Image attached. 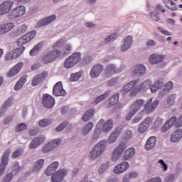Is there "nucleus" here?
<instances>
[{"label": "nucleus", "mask_w": 182, "mask_h": 182, "mask_svg": "<svg viewBox=\"0 0 182 182\" xmlns=\"http://www.w3.org/2000/svg\"><path fill=\"white\" fill-rule=\"evenodd\" d=\"M70 50H72V46L67 45L63 48V51H56L53 50L48 52L46 53L41 58V61L43 63L46 65L48 63H52L54 60H56L58 58H60V56H66V55H69L70 53Z\"/></svg>", "instance_id": "obj_1"}, {"label": "nucleus", "mask_w": 182, "mask_h": 182, "mask_svg": "<svg viewBox=\"0 0 182 182\" xmlns=\"http://www.w3.org/2000/svg\"><path fill=\"white\" fill-rule=\"evenodd\" d=\"M80 59H82V54L80 52L74 53L65 59L64 67L65 69H70V68L77 65L80 62Z\"/></svg>", "instance_id": "obj_2"}, {"label": "nucleus", "mask_w": 182, "mask_h": 182, "mask_svg": "<svg viewBox=\"0 0 182 182\" xmlns=\"http://www.w3.org/2000/svg\"><path fill=\"white\" fill-rule=\"evenodd\" d=\"M139 82V80H135L124 85L121 90L122 95H126V93L130 92V96H136L139 93V89L137 88V83Z\"/></svg>", "instance_id": "obj_3"}, {"label": "nucleus", "mask_w": 182, "mask_h": 182, "mask_svg": "<svg viewBox=\"0 0 182 182\" xmlns=\"http://www.w3.org/2000/svg\"><path fill=\"white\" fill-rule=\"evenodd\" d=\"M107 143V141L106 140H102L97 144L90 153V159H95L100 157V156H102V153H103L106 149Z\"/></svg>", "instance_id": "obj_4"}, {"label": "nucleus", "mask_w": 182, "mask_h": 182, "mask_svg": "<svg viewBox=\"0 0 182 182\" xmlns=\"http://www.w3.org/2000/svg\"><path fill=\"white\" fill-rule=\"evenodd\" d=\"M25 12H26L25 6H18L10 11L9 14V18H10V19H16V18H19L20 16H22V15H25Z\"/></svg>", "instance_id": "obj_5"}, {"label": "nucleus", "mask_w": 182, "mask_h": 182, "mask_svg": "<svg viewBox=\"0 0 182 182\" xmlns=\"http://www.w3.org/2000/svg\"><path fill=\"white\" fill-rule=\"evenodd\" d=\"M36 36V31H33L31 32H29L28 33L25 34L21 38H20L17 41V45L18 46H22L23 45H26L28 42H31L33 38Z\"/></svg>", "instance_id": "obj_6"}, {"label": "nucleus", "mask_w": 182, "mask_h": 182, "mask_svg": "<svg viewBox=\"0 0 182 182\" xmlns=\"http://www.w3.org/2000/svg\"><path fill=\"white\" fill-rule=\"evenodd\" d=\"M97 127L100 129L102 132H110L113 129V121L108 119L105 122V119H100L97 124Z\"/></svg>", "instance_id": "obj_7"}, {"label": "nucleus", "mask_w": 182, "mask_h": 182, "mask_svg": "<svg viewBox=\"0 0 182 182\" xmlns=\"http://www.w3.org/2000/svg\"><path fill=\"white\" fill-rule=\"evenodd\" d=\"M126 150V144H119L114 150L112 155V160L113 161H117L120 158V156L123 154V151Z\"/></svg>", "instance_id": "obj_8"}, {"label": "nucleus", "mask_w": 182, "mask_h": 182, "mask_svg": "<svg viewBox=\"0 0 182 182\" xmlns=\"http://www.w3.org/2000/svg\"><path fill=\"white\" fill-rule=\"evenodd\" d=\"M43 106L47 109H52L55 106V98L49 94H43L42 97Z\"/></svg>", "instance_id": "obj_9"}, {"label": "nucleus", "mask_w": 182, "mask_h": 182, "mask_svg": "<svg viewBox=\"0 0 182 182\" xmlns=\"http://www.w3.org/2000/svg\"><path fill=\"white\" fill-rule=\"evenodd\" d=\"M9 154H11V149H7L5 151L1 158V164H0V177L5 173V168L9 162V160L8 159Z\"/></svg>", "instance_id": "obj_10"}, {"label": "nucleus", "mask_w": 182, "mask_h": 182, "mask_svg": "<svg viewBox=\"0 0 182 182\" xmlns=\"http://www.w3.org/2000/svg\"><path fill=\"white\" fill-rule=\"evenodd\" d=\"M14 6V2L12 1H5L0 4V16L8 14L12 7Z\"/></svg>", "instance_id": "obj_11"}, {"label": "nucleus", "mask_w": 182, "mask_h": 182, "mask_svg": "<svg viewBox=\"0 0 182 182\" xmlns=\"http://www.w3.org/2000/svg\"><path fill=\"white\" fill-rule=\"evenodd\" d=\"M53 95L56 97L66 96V91L63 89L62 82H58L53 87Z\"/></svg>", "instance_id": "obj_12"}, {"label": "nucleus", "mask_w": 182, "mask_h": 182, "mask_svg": "<svg viewBox=\"0 0 182 182\" xmlns=\"http://www.w3.org/2000/svg\"><path fill=\"white\" fill-rule=\"evenodd\" d=\"M62 143V140L58 139L54 141L49 142L46 144L42 149L43 153H48V151H52L53 149H56L59 144Z\"/></svg>", "instance_id": "obj_13"}, {"label": "nucleus", "mask_w": 182, "mask_h": 182, "mask_svg": "<svg viewBox=\"0 0 182 182\" xmlns=\"http://www.w3.org/2000/svg\"><path fill=\"white\" fill-rule=\"evenodd\" d=\"M68 171L66 169H60L55 172L51 177L52 182H60L66 177Z\"/></svg>", "instance_id": "obj_14"}, {"label": "nucleus", "mask_w": 182, "mask_h": 182, "mask_svg": "<svg viewBox=\"0 0 182 182\" xmlns=\"http://www.w3.org/2000/svg\"><path fill=\"white\" fill-rule=\"evenodd\" d=\"M153 123V118L146 117L139 126V133L143 134L147 131V129L150 127V125Z\"/></svg>", "instance_id": "obj_15"}, {"label": "nucleus", "mask_w": 182, "mask_h": 182, "mask_svg": "<svg viewBox=\"0 0 182 182\" xmlns=\"http://www.w3.org/2000/svg\"><path fill=\"white\" fill-rule=\"evenodd\" d=\"M159 106V100H155L153 102V99L150 98L148 102L144 105V110L147 113H151L156 110V107Z\"/></svg>", "instance_id": "obj_16"}, {"label": "nucleus", "mask_w": 182, "mask_h": 182, "mask_svg": "<svg viewBox=\"0 0 182 182\" xmlns=\"http://www.w3.org/2000/svg\"><path fill=\"white\" fill-rule=\"evenodd\" d=\"M102 72L103 65H102V64H97L91 69L90 75L92 79H95V77H99Z\"/></svg>", "instance_id": "obj_17"}, {"label": "nucleus", "mask_w": 182, "mask_h": 182, "mask_svg": "<svg viewBox=\"0 0 182 182\" xmlns=\"http://www.w3.org/2000/svg\"><path fill=\"white\" fill-rule=\"evenodd\" d=\"M66 43V40L65 38H61L58 40L57 42H55L53 45V50H56L58 52H63V49H65V46H68V45L70 44H66L65 46H63Z\"/></svg>", "instance_id": "obj_18"}, {"label": "nucleus", "mask_w": 182, "mask_h": 182, "mask_svg": "<svg viewBox=\"0 0 182 182\" xmlns=\"http://www.w3.org/2000/svg\"><path fill=\"white\" fill-rule=\"evenodd\" d=\"M14 28H15V24L12 22L0 25V35H5L8 32H11Z\"/></svg>", "instance_id": "obj_19"}, {"label": "nucleus", "mask_w": 182, "mask_h": 182, "mask_svg": "<svg viewBox=\"0 0 182 182\" xmlns=\"http://www.w3.org/2000/svg\"><path fill=\"white\" fill-rule=\"evenodd\" d=\"M48 77V73L46 71H43L41 73L37 75L33 80L31 83L32 86H38L42 80H45Z\"/></svg>", "instance_id": "obj_20"}, {"label": "nucleus", "mask_w": 182, "mask_h": 182, "mask_svg": "<svg viewBox=\"0 0 182 182\" xmlns=\"http://www.w3.org/2000/svg\"><path fill=\"white\" fill-rule=\"evenodd\" d=\"M146 73V67L142 64H138L133 68L132 75L134 76H141Z\"/></svg>", "instance_id": "obj_21"}, {"label": "nucleus", "mask_w": 182, "mask_h": 182, "mask_svg": "<svg viewBox=\"0 0 182 182\" xmlns=\"http://www.w3.org/2000/svg\"><path fill=\"white\" fill-rule=\"evenodd\" d=\"M23 66V63H18L14 67H13L7 73V76L9 77H14L16 75H18V72H21V69H22Z\"/></svg>", "instance_id": "obj_22"}, {"label": "nucleus", "mask_w": 182, "mask_h": 182, "mask_svg": "<svg viewBox=\"0 0 182 182\" xmlns=\"http://www.w3.org/2000/svg\"><path fill=\"white\" fill-rule=\"evenodd\" d=\"M129 165L127 162H122L114 168V173L115 174H122V173H124L129 168Z\"/></svg>", "instance_id": "obj_23"}, {"label": "nucleus", "mask_w": 182, "mask_h": 182, "mask_svg": "<svg viewBox=\"0 0 182 182\" xmlns=\"http://www.w3.org/2000/svg\"><path fill=\"white\" fill-rule=\"evenodd\" d=\"M45 136L36 137L30 144V149H36L38 146H41L43 141H45Z\"/></svg>", "instance_id": "obj_24"}, {"label": "nucleus", "mask_w": 182, "mask_h": 182, "mask_svg": "<svg viewBox=\"0 0 182 182\" xmlns=\"http://www.w3.org/2000/svg\"><path fill=\"white\" fill-rule=\"evenodd\" d=\"M56 19V15H52L48 17H46L44 19L40 20L38 23V26H46V25H49V23H52L53 21Z\"/></svg>", "instance_id": "obj_25"}, {"label": "nucleus", "mask_w": 182, "mask_h": 182, "mask_svg": "<svg viewBox=\"0 0 182 182\" xmlns=\"http://www.w3.org/2000/svg\"><path fill=\"white\" fill-rule=\"evenodd\" d=\"M144 106V100H136L134 104L132 105L130 109L133 111L134 113H136L139 109H141Z\"/></svg>", "instance_id": "obj_26"}, {"label": "nucleus", "mask_w": 182, "mask_h": 182, "mask_svg": "<svg viewBox=\"0 0 182 182\" xmlns=\"http://www.w3.org/2000/svg\"><path fill=\"white\" fill-rule=\"evenodd\" d=\"M156 141L157 139L156 138V136L149 137L145 144L146 150L150 151L154 149V146H156Z\"/></svg>", "instance_id": "obj_27"}, {"label": "nucleus", "mask_w": 182, "mask_h": 182, "mask_svg": "<svg viewBox=\"0 0 182 182\" xmlns=\"http://www.w3.org/2000/svg\"><path fill=\"white\" fill-rule=\"evenodd\" d=\"M120 133H122V129H115L108 139L109 143H114L117 140V137L120 136Z\"/></svg>", "instance_id": "obj_28"}, {"label": "nucleus", "mask_w": 182, "mask_h": 182, "mask_svg": "<svg viewBox=\"0 0 182 182\" xmlns=\"http://www.w3.org/2000/svg\"><path fill=\"white\" fill-rule=\"evenodd\" d=\"M58 167H59V162L55 161L51 164L46 171V176H52L56 171Z\"/></svg>", "instance_id": "obj_29"}, {"label": "nucleus", "mask_w": 182, "mask_h": 182, "mask_svg": "<svg viewBox=\"0 0 182 182\" xmlns=\"http://www.w3.org/2000/svg\"><path fill=\"white\" fill-rule=\"evenodd\" d=\"M150 86H151V80H149L144 81L141 85H137L138 93L139 92H146L147 89H150Z\"/></svg>", "instance_id": "obj_30"}, {"label": "nucleus", "mask_w": 182, "mask_h": 182, "mask_svg": "<svg viewBox=\"0 0 182 182\" xmlns=\"http://www.w3.org/2000/svg\"><path fill=\"white\" fill-rule=\"evenodd\" d=\"M132 43H133V38L130 36H127L124 42L123 46H122V52L127 50L130 46H132Z\"/></svg>", "instance_id": "obj_31"}, {"label": "nucleus", "mask_w": 182, "mask_h": 182, "mask_svg": "<svg viewBox=\"0 0 182 182\" xmlns=\"http://www.w3.org/2000/svg\"><path fill=\"white\" fill-rule=\"evenodd\" d=\"M149 60L151 63H160V62H163L164 60V55H159L157 54H152L150 56Z\"/></svg>", "instance_id": "obj_32"}, {"label": "nucleus", "mask_w": 182, "mask_h": 182, "mask_svg": "<svg viewBox=\"0 0 182 182\" xmlns=\"http://www.w3.org/2000/svg\"><path fill=\"white\" fill-rule=\"evenodd\" d=\"M182 137V130L181 129H177L176 132H174L171 136V141L172 143H176V141H178Z\"/></svg>", "instance_id": "obj_33"}, {"label": "nucleus", "mask_w": 182, "mask_h": 182, "mask_svg": "<svg viewBox=\"0 0 182 182\" xmlns=\"http://www.w3.org/2000/svg\"><path fill=\"white\" fill-rule=\"evenodd\" d=\"M106 75L107 76H112L116 73H119V70L116 69V66L113 64L107 65L106 68Z\"/></svg>", "instance_id": "obj_34"}, {"label": "nucleus", "mask_w": 182, "mask_h": 182, "mask_svg": "<svg viewBox=\"0 0 182 182\" xmlns=\"http://www.w3.org/2000/svg\"><path fill=\"white\" fill-rule=\"evenodd\" d=\"M136 154V149L129 148L127 149L123 155L124 160H130Z\"/></svg>", "instance_id": "obj_35"}, {"label": "nucleus", "mask_w": 182, "mask_h": 182, "mask_svg": "<svg viewBox=\"0 0 182 182\" xmlns=\"http://www.w3.org/2000/svg\"><path fill=\"white\" fill-rule=\"evenodd\" d=\"M96 109L95 108L90 109L87 112H86L82 116L83 122H89L93 114H95Z\"/></svg>", "instance_id": "obj_36"}, {"label": "nucleus", "mask_w": 182, "mask_h": 182, "mask_svg": "<svg viewBox=\"0 0 182 182\" xmlns=\"http://www.w3.org/2000/svg\"><path fill=\"white\" fill-rule=\"evenodd\" d=\"M164 83L161 80L156 81L154 84L152 85H150V90L152 93H156L160 87H163V85Z\"/></svg>", "instance_id": "obj_37"}, {"label": "nucleus", "mask_w": 182, "mask_h": 182, "mask_svg": "<svg viewBox=\"0 0 182 182\" xmlns=\"http://www.w3.org/2000/svg\"><path fill=\"white\" fill-rule=\"evenodd\" d=\"M26 79H28V77L26 75H23L21 77L19 80L16 83L14 86V90H19L25 83H26Z\"/></svg>", "instance_id": "obj_38"}, {"label": "nucleus", "mask_w": 182, "mask_h": 182, "mask_svg": "<svg viewBox=\"0 0 182 182\" xmlns=\"http://www.w3.org/2000/svg\"><path fill=\"white\" fill-rule=\"evenodd\" d=\"M102 132L100 128L97 127H96L91 138V143H96V141H97V139L100 137V134H102Z\"/></svg>", "instance_id": "obj_39"}, {"label": "nucleus", "mask_w": 182, "mask_h": 182, "mask_svg": "<svg viewBox=\"0 0 182 182\" xmlns=\"http://www.w3.org/2000/svg\"><path fill=\"white\" fill-rule=\"evenodd\" d=\"M109 95H110V92L109 91H107L103 95L97 97L95 100V101L92 102V105H95V106H96V105H98V103H100V102H103L105 99H107V97H109Z\"/></svg>", "instance_id": "obj_40"}, {"label": "nucleus", "mask_w": 182, "mask_h": 182, "mask_svg": "<svg viewBox=\"0 0 182 182\" xmlns=\"http://www.w3.org/2000/svg\"><path fill=\"white\" fill-rule=\"evenodd\" d=\"M119 96H120V95L119 93H117L109 98L108 107L117 105V102H119Z\"/></svg>", "instance_id": "obj_41"}, {"label": "nucleus", "mask_w": 182, "mask_h": 182, "mask_svg": "<svg viewBox=\"0 0 182 182\" xmlns=\"http://www.w3.org/2000/svg\"><path fill=\"white\" fill-rule=\"evenodd\" d=\"M92 129L93 122H88L83 128L82 134H84V136H86V134H89Z\"/></svg>", "instance_id": "obj_42"}, {"label": "nucleus", "mask_w": 182, "mask_h": 182, "mask_svg": "<svg viewBox=\"0 0 182 182\" xmlns=\"http://www.w3.org/2000/svg\"><path fill=\"white\" fill-rule=\"evenodd\" d=\"M41 49H42V43H39L33 47V48L30 51L31 56H35Z\"/></svg>", "instance_id": "obj_43"}, {"label": "nucleus", "mask_w": 182, "mask_h": 182, "mask_svg": "<svg viewBox=\"0 0 182 182\" xmlns=\"http://www.w3.org/2000/svg\"><path fill=\"white\" fill-rule=\"evenodd\" d=\"M11 103H12V100L9 98L3 105L2 109L0 110V117L4 116V113H5V109L8 108V106H11Z\"/></svg>", "instance_id": "obj_44"}, {"label": "nucleus", "mask_w": 182, "mask_h": 182, "mask_svg": "<svg viewBox=\"0 0 182 182\" xmlns=\"http://www.w3.org/2000/svg\"><path fill=\"white\" fill-rule=\"evenodd\" d=\"M43 163H45V160L39 159L38 160L36 164H34V171H39L41 168L43 166Z\"/></svg>", "instance_id": "obj_45"}, {"label": "nucleus", "mask_w": 182, "mask_h": 182, "mask_svg": "<svg viewBox=\"0 0 182 182\" xmlns=\"http://www.w3.org/2000/svg\"><path fill=\"white\" fill-rule=\"evenodd\" d=\"M52 124V120L48 119H43L39 121L38 126L40 127H46L47 126H50Z\"/></svg>", "instance_id": "obj_46"}, {"label": "nucleus", "mask_w": 182, "mask_h": 182, "mask_svg": "<svg viewBox=\"0 0 182 182\" xmlns=\"http://www.w3.org/2000/svg\"><path fill=\"white\" fill-rule=\"evenodd\" d=\"M176 123H177V117L173 116L167 122L166 124H168V127L174 126V127H176Z\"/></svg>", "instance_id": "obj_47"}, {"label": "nucleus", "mask_w": 182, "mask_h": 182, "mask_svg": "<svg viewBox=\"0 0 182 182\" xmlns=\"http://www.w3.org/2000/svg\"><path fill=\"white\" fill-rule=\"evenodd\" d=\"M23 50H25V47L21 46L13 50V53H14V56H16V58H18V56H21V55H22Z\"/></svg>", "instance_id": "obj_48"}, {"label": "nucleus", "mask_w": 182, "mask_h": 182, "mask_svg": "<svg viewBox=\"0 0 182 182\" xmlns=\"http://www.w3.org/2000/svg\"><path fill=\"white\" fill-rule=\"evenodd\" d=\"M27 29H28V26L25 24L21 25L17 28V33L18 35H22V33H25V32H26Z\"/></svg>", "instance_id": "obj_49"}, {"label": "nucleus", "mask_w": 182, "mask_h": 182, "mask_svg": "<svg viewBox=\"0 0 182 182\" xmlns=\"http://www.w3.org/2000/svg\"><path fill=\"white\" fill-rule=\"evenodd\" d=\"M81 76L82 75L80 74V73H75L71 75L70 80V82H77V80L80 79Z\"/></svg>", "instance_id": "obj_50"}, {"label": "nucleus", "mask_w": 182, "mask_h": 182, "mask_svg": "<svg viewBox=\"0 0 182 182\" xmlns=\"http://www.w3.org/2000/svg\"><path fill=\"white\" fill-rule=\"evenodd\" d=\"M133 137V132L130 130L126 131L123 134L124 140H130Z\"/></svg>", "instance_id": "obj_51"}, {"label": "nucleus", "mask_w": 182, "mask_h": 182, "mask_svg": "<svg viewBox=\"0 0 182 182\" xmlns=\"http://www.w3.org/2000/svg\"><path fill=\"white\" fill-rule=\"evenodd\" d=\"M166 6L170 9L171 11H177V6H176V4L171 0H169L168 4H166Z\"/></svg>", "instance_id": "obj_52"}, {"label": "nucleus", "mask_w": 182, "mask_h": 182, "mask_svg": "<svg viewBox=\"0 0 182 182\" xmlns=\"http://www.w3.org/2000/svg\"><path fill=\"white\" fill-rule=\"evenodd\" d=\"M107 168H109V163H105L100 166L98 171L100 174H103V173H105Z\"/></svg>", "instance_id": "obj_53"}, {"label": "nucleus", "mask_w": 182, "mask_h": 182, "mask_svg": "<svg viewBox=\"0 0 182 182\" xmlns=\"http://www.w3.org/2000/svg\"><path fill=\"white\" fill-rule=\"evenodd\" d=\"M174 86V84H173V82L169 81L168 82L164 87V92H170L173 89V87Z\"/></svg>", "instance_id": "obj_54"}, {"label": "nucleus", "mask_w": 182, "mask_h": 182, "mask_svg": "<svg viewBox=\"0 0 182 182\" xmlns=\"http://www.w3.org/2000/svg\"><path fill=\"white\" fill-rule=\"evenodd\" d=\"M14 59H16V57L15 54L14 53V51H11L5 55L6 60H12Z\"/></svg>", "instance_id": "obj_55"}, {"label": "nucleus", "mask_w": 182, "mask_h": 182, "mask_svg": "<svg viewBox=\"0 0 182 182\" xmlns=\"http://www.w3.org/2000/svg\"><path fill=\"white\" fill-rule=\"evenodd\" d=\"M26 127L27 126L26 124L20 123L16 126V132H22L23 130H26Z\"/></svg>", "instance_id": "obj_56"}, {"label": "nucleus", "mask_w": 182, "mask_h": 182, "mask_svg": "<svg viewBox=\"0 0 182 182\" xmlns=\"http://www.w3.org/2000/svg\"><path fill=\"white\" fill-rule=\"evenodd\" d=\"M118 82L119 78H112V80L107 82V86H114L115 85H117Z\"/></svg>", "instance_id": "obj_57"}, {"label": "nucleus", "mask_w": 182, "mask_h": 182, "mask_svg": "<svg viewBox=\"0 0 182 182\" xmlns=\"http://www.w3.org/2000/svg\"><path fill=\"white\" fill-rule=\"evenodd\" d=\"M66 126H68V122H63L62 124H60L55 128V131L56 132H62V130H63L65 129V127H66Z\"/></svg>", "instance_id": "obj_58"}, {"label": "nucleus", "mask_w": 182, "mask_h": 182, "mask_svg": "<svg viewBox=\"0 0 182 182\" xmlns=\"http://www.w3.org/2000/svg\"><path fill=\"white\" fill-rule=\"evenodd\" d=\"M12 178H14V174L12 173H9L4 177L3 182H11Z\"/></svg>", "instance_id": "obj_59"}, {"label": "nucleus", "mask_w": 182, "mask_h": 182, "mask_svg": "<svg viewBox=\"0 0 182 182\" xmlns=\"http://www.w3.org/2000/svg\"><path fill=\"white\" fill-rule=\"evenodd\" d=\"M117 35V34L114 33V34H112L111 36L107 37L105 39V43H109V42H112V41H113V39H116Z\"/></svg>", "instance_id": "obj_60"}, {"label": "nucleus", "mask_w": 182, "mask_h": 182, "mask_svg": "<svg viewBox=\"0 0 182 182\" xmlns=\"http://www.w3.org/2000/svg\"><path fill=\"white\" fill-rule=\"evenodd\" d=\"M151 18L153 19V21H156V22H159L160 21V16H159V14L154 13V12H151L150 13Z\"/></svg>", "instance_id": "obj_61"}, {"label": "nucleus", "mask_w": 182, "mask_h": 182, "mask_svg": "<svg viewBox=\"0 0 182 182\" xmlns=\"http://www.w3.org/2000/svg\"><path fill=\"white\" fill-rule=\"evenodd\" d=\"M22 155V151L21 150H17L12 154L13 159H18V157H20Z\"/></svg>", "instance_id": "obj_62"}, {"label": "nucleus", "mask_w": 182, "mask_h": 182, "mask_svg": "<svg viewBox=\"0 0 182 182\" xmlns=\"http://www.w3.org/2000/svg\"><path fill=\"white\" fill-rule=\"evenodd\" d=\"M165 182H174V175L171 174L166 178Z\"/></svg>", "instance_id": "obj_63"}, {"label": "nucleus", "mask_w": 182, "mask_h": 182, "mask_svg": "<svg viewBox=\"0 0 182 182\" xmlns=\"http://www.w3.org/2000/svg\"><path fill=\"white\" fill-rule=\"evenodd\" d=\"M176 127H182V114L180 116V117L177 119Z\"/></svg>", "instance_id": "obj_64"}]
</instances>
